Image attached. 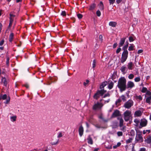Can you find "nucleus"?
<instances>
[{
	"instance_id": "obj_1",
	"label": "nucleus",
	"mask_w": 151,
	"mask_h": 151,
	"mask_svg": "<svg viewBox=\"0 0 151 151\" xmlns=\"http://www.w3.org/2000/svg\"><path fill=\"white\" fill-rule=\"evenodd\" d=\"M118 86L121 92L125 90L126 88V80L124 77H121L119 79Z\"/></svg>"
},
{
	"instance_id": "obj_2",
	"label": "nucleus",
	"mask_w": 151,
	"mask_h": 151,
	"mask_svg": "<svg viewBox=\"0 0 151 151\" xmlns=\"http://www.w3.org/2000/svg\"><path fill=\"white\" fill-rule=\"evenodd\" d=\"M132 112L129 110H126L124 113V119L126 122L129 121L132 116Z\"/></svg>"
},
{
	"instance_id": "obj_3",
	"label": "nucleus",
	"mask_w": 151,
	"mask_h": 151,
	"mask_svg": "<svg viewBox=\"0 0 151 151\" xmlns=\"http://www.w3.org/2000/svg\"><path fill=\"white\" fill-rule=\"evenodd\" d=\"M142 132H137V133L136 134L135 138V143H141L143 142V137L142 136Z\"/></svg>"
},
{
	"instance_id": "obj_4",
	"label": "nucleus",
	"mask_w": 151,
	"mask_h": 151,
	"mask_svg": "<svg viewBox=\"0 0 151 151\" xmlns=\"http://www.w3.org/2000/svg\"><path fill=\"white\" fill-rule=\"evenodd\" d=\"M103 106V104L101 103L97 102L95 103L93 106V109L94 110H99L101 109Z\"/></svg>"
},
{
	"instance_id": "obj_5",
	"label": "nucleus",
	"mask_w": 151,
	"mask_h": 151,
	"mask_svg": "<svg viewBox=\"0 0 151 151\" xmlns=\"http://www.w3.org/2000/svg\"><path fill=\"white\" fill-rule=\"evenodd\" d=\"M128 52L123 51L122 56L121 62L122 63H124L126 61L128 57Z\"/></svg>"
},
{
	"instance_id": "obj_6",
	"label": "nucleus",
	"mask_w": 151,
	"mask_h": 151,
	"mask_svg": "<svg viewBox=\"0 0 151 151\" xmlns=\"http://www.w3.org/2000/svg\"><path fill=\"white\" fill-rule=\"evenodd\" d=\"M147 123V121L145 118H143L141 119L140 122V126H139V128L142 127H145Z\"/></svg>"
},
{
	"instance_id": "obj_7",
	"label": "nucleus",
	"mask_w": 151,
	"mask_h": 151,
	"mask_svg": "<svg viewBox=\"0 0 151 151\" xmlns=\"http://www.w3.org/2000/svg\"><path fill=\"white\" fill-rule=\"evenodd\" d=\"M133 101L131 100H129L124 104V106L125 108L129 109L133 105Z\"/></svg>"
},
{
	"instance_id": "obj_8",
	"label": "nucleus",
	"mask_w": 151,
	"mask_h": 151,
	"mask_svg": "<svg viewBox=\"0 0 151 151\" xmlns=\"http://www.w3.org/2000/svg\"><path fill=\"white\" fill-rule=\"evenodd\" d=\"M2 78L1 82V83L3 84L5 86H6L8 82V80H7L5 77V76H2Z\"/></svg>"
},
{
	"instance_id": "obj_9",
	"label": "nucleus",
	"mask_w": 151,
	"mask_h": 151,
	"mask_svg": "<svg viewBox=\"0 0 151 151\" xmlns=\"http://www.w3.org/2000/svg\"><path fill=\"white\" fill-rule=\"evenodd\" d=\"M120 115L119 111L117 110H116L112 113V114L111 116V118H114L118 116H119Z\"/></svg>"
},
{
	"instance_id": "obj_10",
	"label": "nucleus",
	"mask_w": 151,
	"mask_h": 151,
	"mask_svg": "<svg viewBox=\"0 0 151 151\" xmlns=\"http://www.w3.org/2000/svg\"><path fill=\"white\" fill-rule=\"evenodd\" d=\"M101 96V93L100 90H98L93 96V98L96 100H97L100 96Z\"/></svg>"
},
{
	"instance_id": "obj_11",
	"label": "nucleus",
	"mask_w": 151,
	"mask_h": 151,
	"mask_svg": "<svg viewBox=\"0 0 151 151\" xmlns=\"http://www.w3.org/2000/svg\"><path fill=\"white\" fill-rule=\"evenodd\" d=\"M117 119L119 121V126L120 127H122L123 126L124 122L123 119L120 117H118Z\"/></svg>"
},
{
	"instance_id": "obj_12",
	"label": "nucleus",
	"mask_w": 151,
	"mask_h": 151,
	"mask_svg": "<svg viewBox=\"0 0 151 151\" xmlns=\"http://www.w3.org/2000/svg\"><path fill=\"white\" fill-rule=\"evenodd\" d=\"M142 114V112L139 110L136 111L134 113L135 117L140 116Z\"/></svg>"
},
{
	"instance_id": "obj_13",
	"label": "nucleus",
	"mask_w": 151,
	"mask_h": 151,
	"mask_svg": "<svg viewBox=\"0 0 151 151\" xmlns=\"http://www.w3.org/2000/svg\"><path fill=\"white\" fill-rule=\"evenodd\" d=\"M134 86V83L130 81H129L127 83V88H132Z\"/></svg>"
},
{
	"instance_id": "obj_14",
	"label": "nucleus",
	"mask_w": 151,
	"mask_h": 151,
	"mask_svg": "<svg viewBox=\"0 0 151 151\" xmlns=\"http://www.w3.org/2000/svg\"><path fill=\"white\" fill-rule=\"evenodd\" d=\"M78 131L80 136L81 137L83 135V129L82 126L79 127Z\"/></svg>"
},
{
	"instance_id": "obj_15",
	"label": "nucleus",
	"mask_w": 151,
	"mask_h": 151,
	"mask_svg": "<svg viewBox=\"0 0 151 151\" xmlns=\"http://www.w3.org/2000/svg\"><path fill=\"white\" fill-rule=\"evenodd\" d=\"M108 88L109 89H111L114 85V83L112 82V81H109L108 82Z\"/></svg>"
},
{
	"instance_id": "obj_16",
	"label": "nucleus",
	"mask_w": 151,
	"mask_h": 151,
	"mask_svg": "<svg viewBox=\"0 0 151 151\" xmlns=\"http://www.w3.org/2000/svg\"><path fill=\"white\" fill-rule=\"evenodd\" d=\"M125 38H123L121 39L120 42L119 43V47H121L122 46L125 42Z\"/></svg>"
},
{
	"instance_id": "obj_17",
	"label": "nucleus",
	"mask_w": 151,
	"mask_h": 151,
	"mask_svg": "<svg viewBox=\"0 0 151 151\" xmlns=\"http://www.w3.org/2000/svg\"><path fill=\"white\" fill-rule=\"evenodd\" d=\"M108 84L107 81H105L102 83L101 84L100 86V88L101 89H103L104 87L105 86Z\"/></svg>"
},
{
	"instance_id": "obj_18",
	"label": "nucleus",
	"mask_w": 151,
	"mask_h": 151,
	"mask_svg": "<svg viewBox=\"0 0 151 151\" xmlns=\"http://www.w3.org/2000/svg\"><path fill=\"white\" fill-rule=\"evenodd\" d=\"M117 23L116 22H110L109 23V26L113 27H115L116 26Z\"/></svg>"
},
{
	"instance_id": "obj_19",
	"label": "nucleus",
	"mask_w": 151,
	"mask_h": 151,
	"mask_svg": "<svg viewBox=\"0 0 151 151\" xmlns=\"http://www.w3.org/2000/svg\"><path fill=\"white\" fill-rule=\"evenodd\" d=\"M99 9L101 10H103L104 9V4L102 1H100V4L98 5Z\"/></svg>"
},
{
	"instance_id": "obj_20",
	"label": "nucleus",
	"mask_w": 151,
	"mask_h": 151,
	"mask_svg": "<svg viewBox=\"0 0 151 151\" xmlns=\"http://www.w3.org/2000/svg\"><path fill=\"white\" fill-rule=\"evenodd\" d=\"M117 77V75L116 74V73H114L112 76H111V78L112 79L113 81H114L115 82H116V81L114 80L115 79H116V78Z\"/></svg>"
},
{
	"instance_id": "obj_21",
	"label": "nucleus",
	"mask_w": 151,
	"mask_h": 151,
	"mask_svg": "<svg viewBox=\"0 0 151 151\" xmlns=\"http://www.w3.org/2000/svg\"><path fill=\"white\" fill-rule=\"evenodd\" d=\"M88 140V143L91 145H92L93 143V140L90 136H89L87 139Z\"/></svg>"
},
{
	"instance_id": "obj_22",
	"label": "nucleus",
	"mask_w": 151,
	"mask_h": 151,
	"mask_svg": "<svg viewBox=\"0 0 151 151\" xmlns=\"http://www.w3.org/2000/svg\"><path fill=\"white\" fill-rule=\"evenodd\" d=\"M96 6V4H93L91 5L89 8V10H92L94 9Z\"/></svg>"
},
{
	"instance_id": "obj_23",
	"label": "nucleus",
	"mask_w": 151,
	"mask_h": 151,
	"mask_svg": "<svg viewBox=\"0 0 151 151\" xmlns=\"http://www.w3.org/2000/svg\"><path fill=\"white\" fill-rule=\"evenodd\" d=\"M133 65V63L132 62H130L128 63L127 65L128 68L129 70L132 69Z\"/></svg>"
},
{
	"instance_id": "obj_24",
	"label": "nucleus",
	"mask_w": 151,
	"mask_h": 151,
	"mask_svg": "<svg viewBox=\"0 0 151 151\" xmlns=\"http://www.w3.org/2000/svg\"><path fill=\"white\" fill-rule=\"evenodd\" d=\"M151 101V96L147 98L146 99V102L150 104Z\"/></svg>"
},
{
	"instance_id": "obj_25",
	"label": "nucleus",
	"mask_w": 151,
	"mask_h": 151,
	"mask_svg": "<svg viewBox=\"0 0 151 151\" xmlns=\"http://www.w3.org/2000/svg\"><path fill=\"white\" fill-rule=\"evenodd\" d=\"M134 122L136 124L135 125V126H136V127H138L139 125V123H140V121L137 119H136L134 120Z\"/></svg>"
},
{
	"instance_id": "obj_26",
	"label": "nucleus",
	"mask_w": 151,
	"mask_h": 151,
	"mask_svg": "<svg viewBox=\"0 0 151 151\" xmlns=\"http://www.w3.org/2000/svg\"><path fill=\"white\" fill-rule=\"evenodd\" d=\"M128 44L129 43L128 42H127V45L123 47V51L128 52L127 49L128 46Z\"/></svg>"
},
{
	"instance_id": "obj_27",
	"label": "nucleus",
	"mask_w": 151,
	"mask_h": 151,
	"mask_svg": "<svg viewBox=\"0 0 151 151\" xmlns=\"http://www.w3.org/2000/svg\"><path fill=\"white\" fill-rule=\"evenodd\" d=\"M14 34L13 33H11L9 36V41L10 42H12Z\"/></svg>"
},
{
	"instance_id": "obj_28",
	"label": "nucleus",
	"mask_w": 151,
	"mask_h": 151,
	"mask_svg": "<svg viewBox=\"0 0 151 151\" xmlns=\"http://www.w3.org/2000/svg\"><path fill=\"white\" fill-rule=\"evenodd\" d=\"M146 142L148 144L151 143V137H150L147 138L145 140Z\"/></svg>"
},
{
	"instance_id": "obj_29",
	"label": "nucleus",
	"mask_w": 151,
	"mask_h": 151,
	"mask_svg": "<svg viewBox=\"0 0 151 151\" xmlns=\"http://www.w3.org/2000/svg\"><path fill=\"white\" fill-rule=\"evenodd\" d=\"M126 68H127L125 66H123L121 67L120 69V70L123 73H124L125 71L126 70Z\"/></svg>"
},
{
	"instance_id": "obj_30",
	"label": "nucleus",
	"mask_w": 151,
	"mask_h": 151,
	"mask_svg": "<svg viewBox=\"0 0 151 151\" xmlns=\"http://www.w3.org/2000/svg\"><path fill=\"white\" fill-rule=\"evenodd\" d=\"M10 15V20H12V21L14 20V17L15 16L13 14H12L11 13H10L9 14Z\"/></svg>"
},
{
	"instance_id": "obj_31",
	"label": "nucleus",
	"mask_w": 151,
	"mask_h": 151,
	"mask_svg": "<svg viewBox=\"0 0 151 151\" xmlns=\"http://www.w3.org/2000/svg\"><path fill=\"white\" fill-rule=\"evenodd\" d=\"M134 47L133 45H131L129 47L128 50L129 51L133 50H134Z\"/></svg>"
},
{
	"instance_id": "obj_32",
	"label": "nucleus",
	"mask_w": 151,
	"mask_h": 151,
	"mask_svg": "<svg viewBox=\"0 0 151 151\" xmlns=\"http://www.w3.org/2000/svg\"><path fill=\"white\" fill-rule=\"evenodd\" d=\"M16 116H11V118H10L11 121L13 122H14L16 120Z\"/></svg>"
},
{
	"instance_id": "obj_33",
	"label": "nucleus",
	"mask_w": 151,
	"mask_h": 151,
	"mask_svg": "<svg viewBox=\"0 0 151 151\" xmlns=\"http://www.w3.org/2000/svg\"><path fill=\"white\" fill-rule=\"evenodd\" d=\"M7 96L6 94H4L2 96H0V99L3 100L5 99L6 98Z\"/></svg>"
},
{
	"instance_id": "obj_34",
	"label": "nucleus",
	"mask_w": 151,
	"mask_h": 151,
	"mask_svg": "<svg viewBox=\"0 0 151 151\" xmlns=\"http://www.w3.org/2000/svg\"><path fill=\"white\" fill-rule=\"evenodd\" d=\"M96 61L95 60H93V61L92 68H94L96 66Z\"/></svg>"
},
{
	"instance_id": "obj_35",
	"label": "nucleus",
	"mask_w": 151,
	"mask_h": 151,
	"mask_svg": "<svg viewBox=\"0 0 151 151\" xmlns=\"http://www.w3.org/2000/svg\"><path fill=\"white\" fill-rule=\"evenodd\" d=\"M133 139L132 138H129V139L126 140V142L127 144L131 142L133 140Z\"/></svg>"
},
{
	"instance_id": "obj_36",
	"label": "nucleus",
	"mask_w": 151,
	"mask_h": 151,
	"mask_svg": "<svg viewBox=\"0 0 151 151\" xmlns=\"http://www.w3.org/2000/svg\"><path fill=\"white\" fill-rule=\"evenodd\" d=\"M100 91L101 93V96H102L103 94L106 93V90H104L103 88L101 89V90H100Z\"/></svg>"
},
{
	"instance_id": "obj_37",
	"label": "nucleus",
	"mask_w": 151,
	"mask_h": 151,
	"mask_svg": "<svg viewBox=\"0 0 151 151\" xmlns=\"http://www.w3.org/2000/svg\"><path fill=\"white\" fill-rule=\"evenodd\" d=\"M120 98H121V99L124 101H126V97H125V96H124V95H123L121 97H120Z\"/></svg>"
},
{
	"instance_id": "obj_38",
	"label": "nucleus",
	"mask_w": 151,
	"mask_h": 151,
	"mask_svg": "<svg viewBox=\"0 0 151 151\" xmlns=\"http://www.w3.org/2000/svg\"><path fill=\"white\" fill-rule=\"evenodd\" d=\"M89 81L88 80H87L86 81V82H84L83 83V85L85 86H87L88 84V83Z\"/></svg>"
},
{
	"instance_id": "obj_39",
	"label": "nucleus",
	"mask_w": 151,
	"mask_h": 151,
	"mask_svg": "<svg viewBox=\"0 0 151 151\" xmlns=\"http://www.w3.org/2000/svg\"><path fill=\"white\" fill-rule=\"evenodd\" d=\"M140 78L139 77H136L134 79V81L135 82H138L140 81Z\"/></svg>"
},
{
	"instance_id": "obj_40",
	"label": "nucleus",
	"mask_w": 151,
	"mask_h": 151,
	"mask_svg": "<svg viewBox=\"0 0 151 151\" xmlns=\"http://www.w3.org/2000/svg\"><path fill=\"white\" fill-rule=\"evenodd\" d=\"M147 88L145 87H143L141 91V92L142 93H145L147 91Z\"/></svg>"
},
{
	"instance_id": "obj_41",
	"label": "nucleus",
	"mask_w": 151,
	"mask_h": 151,
	"mask_svg": "<svg viewBox=\"0 0 151 151\" xmlns=\"http://www.w3.org/2000/svg\"><path fill=\"white\" fill-rule=\"evenodd\" d=\"M129 40L130 42H132L134 40V39L132 37L130 36L129 37Z\"/></svg>"
},
{
	"instance_id": "obj_42",
	"label": "nucleus",
	"mask_w": 151,
	"mask_h": 151,
	"mask_svg": "<svg viewBox=\"0 0 151 151\" xmlns=\"http://www.w3.org/2000/svg\"><path fill=\"white\" fill-rule=\"evenodd\" d=\"M122 128L120 129L122 131H123V132H125L126 129V127L125 126H123L122 127H121Z\"/></svg>"
},
{
	"instance_id": "obj_43",
	"label": "nucleus",
	"mask_w": 151,
	"mask_h": 151,
	"mask_svg": "<svg viewBox=\"0 0 151 151\" xmlns=\"http://www.w3.org/2000/svg\"><path fill=\"white\" fill-rule=\"evenodd\" d=\"M96 14L97 16L98 17H100L101 15V13L100 11L98 10L96 12Z\"/></svg>"
},
{
	"instance_id": "obj_44",
	"label": "nucleus",
	"mask_w": 151,
	"mask_h": 151,
	"mask_svg": "<svg viewBox=\"0 0 151 151\" xmlns=\"http://www.w3.org/2000/svg\"><path fill=\"white\" fill-rule=\"evenodd\" d=\"M115 0H109L110 4H113L115 2Z\"/></svg>"
},
{
	"instance_id": "obj_45",
	"label": "nucleus",
	"mask_w": 151,
	"mask_h": 151,
	"mask_svg": "<svg viewBox=\"0 0 151 151\" xmlns=\"http://www.w3.org/2000/svg\"><path fill=\"white\" fill-rule=\"evenodd\" d=\"M134 77V75L133 74H130L128 78L129 79H132Z\"/></svg>"
},
{
	"instance_id": "obj_46",
	"label": "nucleus",
	"mask_w": 151,
	"mask_h": 151,
	"mask_svg": "<svg viewBox=\"0 0 151 151\" xmlns=\"http://www.w3.org/2000/svg\"><path fill=\"white\" fill-rule=\"evenodd\" d=\"M77 16L79 19H81L83 17L82 15L80 14H77Z\"/></svg>"
},
{
	"instance_id": "obj_47",
	"label": "nucleus",
	"mask_w": 151,
	"mask_h": 151,
	"mask_svg": "<svg viewBox=\"0 0 151 151\" xmlns=\"http://www.w3.org/2000/svg\"><path fill=\"white\" fill-rule=\"evenodd\" d=\"M118 136H122L123 135V133L121 132H118L117 133Z\"/></svg>"
},
{
	"instance_id": "obj_48",
	"label": "nucleus",
	"mask_w": 151,
	"mask_h": 151,
	"mask_svg": "<svg viewBox=\"0 0 151 151\" xmlns=\"http://www.w3.org/2000/svg\"><path fill=\"white\" fill-rule=\"evenodd\" d=\"M13 21H12V20H10V22L9 23V27H8L9 28H10V27L12 26V24Z\"/></svg>"
},
{
	"instance_id": "obj_49",
	"label": "nucleus",
	"mask_w": 151,
	"mask_h": 151,
	"mask_svg": "<svg viewBox=\"0 0 151 151\" xmlns=\"http://www.w3.org/2000/svg\"><path fill=\"white\" fill-rule=\"evenodd\" d=\"M121 102V100L120 99H119L116 102L115 104L116 105H117L118 104L120 103Z\"/></svg>"
},
{
	"instance_id": "obj_50",
	"label": "nucleus",
	"mask_w": 151,
	"mask_h": 151,
	"mask_svg": "<svg viewBox=\"0 0 151 151\" xmlns=\"http://www.w3.org/2000/svg\"><path fill=\"white\" fill-rule=\"evenodd\" d=\"M61 15L65 16L66 15V12L65 11H62L61 14Z\"/></svg>"
},
{
	"instance_id": "obj_51",
	"label": "nucleus",
	"mask_w": 151,
	"mask_h": 151,
	"mask_svg": "<svg viewBox=\"0 0 151 151\" xmlns=\"http://www.w3.org/2000/svg\"><path fill=\"white\" fill-rule=\"evenodd\" d=\"M137 99H139L140 100L142 99V97L141 96H137L136 97Z\"/></svg>"
},
{
	"instance_id": "obj_52",
	"label": "nucleus",
	"mask_w": 151,
	"mask_h": 151,
	"mask_svg": "<svg viewBox=\"0 0 151 151\" xmlns=\"http://www.w3.org/2000/svg\"><path fill=\"white\" fill-rule=\"evenodd\" d=\"M99 118L100 119H103L104 121L105 122H107V120H104L103 118V117H102V115H100L99 116Z\"/></svg>"
},
{
	"instance_id": "obj_53",
	"label": "nucleus",
	"mask_w": 151,
	"mask_h": 151,
	"mask_svg": "<svg viewBox=\"0 0 151 151\" xmlns=\"http://www.w3.org/2000/svg\"><path fill=\"white\" fill-rule=\"evenodd\" d=\"M121 50V48H119L117 49L116 51V53L118 54V53Z\"/></svg>"
},
{
	"instance_id": "obj_54",
	"label": "nucleus",
	"mask_w": 151,
	"mask_h": 151,
	"mask_svg": "<svg viewBox=\"0 0 151 151\" xmlns=\"http://www.w3.org/2000/svg\"><path fill=\"white\" fill-rule=\"evenodd\" d=\"M110 96V94L109 93H107L106 94H105L104 96H103V98H104L107 96Z\"/></svg>"
},
{
	"instance_id": "obj_55",
	"label": "nucleus",
	"mask_w": 151,
	"mask_h": 151,
	"mask_svg": "<svg viewBox=\"0 0 151 151\" xmlns=\"http://www.w3.org/2000/svg\"><path fill=\"white\" fill-rule=\"evenodd\" d=\"M139 151H146V149L144 147L142 148H140Z\"/></svg>"
},
{
	"instance_id": "obj_56",
	"label": "nucleus",
	"mask_w": 151,
	"mask_h": 151,
	"mask_svg": "<svg viewBox=\"0 0 151 151\" xmlns=\"http://www.w3.org/2000/svg\"><path fill=\"white\" fill-rule=\"evenodd\" d=\"M4 40H2L0 42V45H2L4 43Z\"/></svg>"
},
{
	"instance_id": "obj_57",
	"label": "nucleus",
	"mask_w": 151,
	"mask_h": 151,
	"mask_svg": "<svg viewBox=\"0 0 151 151\" xmlns=\"http://www.w3.org/2000/svg\"><path fill=\"white\" fill-rule=\"evenodd\" d=\"M143 52V50H138L137 52L138 54H140L142 53Z\"/></svg>"
},
{
	"instance_id": "obj_58",
	"label": "nucleus",
	"mask_w": 151,
	"mask_h": 151,
	"mask_svg": "<svg viewBox=\"0 0 151 151\" xmlns=\"http://www.w3.org/2000/svg\"><path fill=\"white\" fill-rule=\"evenodd\" d=\"M62 134L61 132H60L59 133L58 135V137L59 138L62 137Z\"/></svg>"
},
{
	"instance_id": "obj_59",
	"label": "nucleus",
	"mask_w": 151,
	"mask_h": 151,
	"mask_svg": "<svg viewBox=\"0 0 151 151\" xmlns=\"http://www.w3.org/2000/svg\"><path fill=\"white\" fill-rule=\"evenodd\" d=\"M99 39L100 40L102 41L103 40V36L102 35H100L99 36Z\"/></svg>"
},
{
	"instance_id": "obj_60",
	"label": "nucleus",
	"mask_w": 151,
	"mask_h": 151,
	"mask_svg": "<svg viewBox=\"0 0 151 151\" xmlns=\"http://www.w3.org/2000/svg\"><path fill=\"white\" fill-rule=\"evenodd\" d=\"M9 58H7L6 59V64L8 65L9 63Z\"/></svg>"
},
{
	"instance_id": "obj_61",
	"label": "nucleus",
	"mask_w": 151,
	"mask_h": 151,
	"mask_svg": "<svg viewBox=\"0 0 151 151\" xmlns=\"http://www.w3.org/2000/svg\"><path fill=\"white\" fill-rule=\"evenodd\" d=\"M95 126L96 127L98 128H100L101 127L99 125L97 124L95 125Z\"/></svg>"
},
{
	"instance_id": "obj_62",
	"label": "nucleus",
	"mask_w": 151,
	"mask_h": 151,
	"mask_svg": "<svg viewBox=\"0 0 151 151\" xmlns=\"http://www.w3.org/2000/svg\"><path fill=\"white\" fill-rule=\"evenodd\" d=\"M117 46V43H114L113 46V48H115Z\"/></svg>"
},
{
	"instance_id": "obj_63",
	"label": "nucleus",
	"mask_w": 151,
	"mask_h": 151,
	"mask_svg": "<svg viewBox=\"0 0 151 151\" xmlns=\"http://www.w3.org/2000/svg\"><path fill=\"white\" fill-rule=\"evenodd\" d=\"M106 148L108 149H111L112 148L111 146H108L107 147H106Z\"/></svg>"
},
{
	"instance_id": "obj_64",
	"label": "nucleus",
	"mask_w": 151,
	"mask_h": 151,
	"mask_svg": "<svg viewBox=\"0 0 151 151\" xmlns=\"http://www.w3.org/2000/svg\"><path fill=\"white\" fill-rule=\"evenodd\" d=\"M122 0H116V2L117 4H119L122 1Z\"/></svg>"
}]
</instances>
